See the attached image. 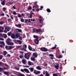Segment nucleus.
<instances>
[{"label": "nucleus", "instance_id": "nucleus-11", "mask_svg": "<svg viewBox=\"0 0 76 76\" xmlns=\"http://www.w3.org/2000/svg\"><path fill=\"white\" fill-rule=\"evenodd\" d=\"M45 76H50V74H49V72H48L47 71H46L45 72Z\"/></svg>", "mask_w": 76, "mask_h": 76}, {"label": "nucleus", "instance_id": "nucleus-21", "mask_svg": "<svg viewBox=\"0 0 76 76\" xmlns=\"http://www.w3.org/2000/svg\"><path fill=\"white\" fill-rule=\"evenodd\" d=\"M28 48L29 50H30V51H31V50H32V48L31 46L30 45L28 46Z\"/></svg>", "mask_w": 76, "mask_h": 76}, {"label": "nucleus", "instance_id": "nucleus-26", "mask_svg": "<svg viewBox=\"0 0 76 76\" xmlns=\"http://www.w3.org/2000/svg\"><path fill=\"white\" fill-rule=\"evenodd\" d=\"M57 45H55L54 47H53L51 48L52 50H54V49H56V47H57Z\"/></svg>", "mask_w": 76, "mask_h": 76}, {"label": "nucleus", "instance_id": "nucleus-31", "mask_svg": "<svg viewBox=\"0 0 76 76\" xmlns=\"http://www.w3.org/2000/svg\"><path fill=\"white\" fill-rule=\"evenodd\" d=\"M3 68L0 67V72H1V71H3Z\"/></svg>", "mask_w": 76, "mask_h": 76}, {"label": "nucleus", "instance_id": "nucleus-58", "mask_svg": "<svg viewBox=\"0 0 76 76\" xmlns=\"http://www.w3.org/2000/svg\"><path fill=\"white\" fill-rule=\"evenodd\" d=\"M44 66H47V64H44Z\"/></svg>", "mask_w": 76, "mask_h": 76}, {"label": "nucleus", "instance_id": "nucleus-30", "mask_svg": "<svg viewBox=\"0 0 76 76\" xmlns=\"http://www.w3.org/2000/svg\"><path fill=\"white\" fill-rule=\"evenodd\" d=\"M32 9V7L29 6L28 8V10H31Z\"/></svg>", "mask_w": 76, "mask_h": 76}, {"label": "nucleus", "instance_id": "nucleus-13", "mask_svg": "<svg viewBox=\"0 0 76 76\" xmlns=\"http://www.w3.org/2000/svg\"><path fill=\"white\" fill-rule=\"evenodd\" d=\"M36 32H41V29H36Z\"/></svg>", "mask_w": 76, "mask_h": 76}, {"label": "nucleus", "instance_id": "nucleus-52", "mask_svg": "<svg viewBox=\"0 0 76 76\" xmlns=\"http://www.w3.org/2000/svg\"><path fill=\"white\" fill-rule=\"evenodd\" d=\"M40 8H41L40 9V10H42V9H43V8H44V7L42 6H41Z\"/></svg>", "mask_w": 76, "mask_h": 76}, {"label": "nucleus", "instance_id": "nucleus-35", "mask_svg": "<svg viewBox=\"0 0 76 76\" xmlns=\"http://www.w3.org/2000/svg\"><path fill=\"white\" fill-rule=\"evenodd\" d=\"M18 76H25V75H24L20 73L18 75Z\"/></svg>", "mask_w": 76, "mask_h": 76}, {"label": "nucleus", "instance_id": "nucleus-3", "mask_svg": "<svg viewBox=\"0 0 76 76\" xmlns=\"http://www.w3.org/2000/svg\"><path fill=\"white\" fill-rule=\"evenodd\" d=\"M10 29H11V28L10 27L8 26H5L4 32H5V33H7V32H8Z\"/></svg>", "mask_w": 76, "mask_h": 76}, {"label": "nucleus", "instance_id": "nucleus-49", "mask_svg": "<svg viewBox=\"0 0 76 76\" xmlns=\"http://www.w3.org/2000/svg\"><path fill=\"white\" fill-rule=\"evenodd\" d=\"M19 52H20V54H23V53H24L23 51H20Z\"/></svg>", "mask_w": 76, "mask_h": 76}, {"label": "nucleus", "instance_id": "nucleus-23", "mask_svg": "<svg viewBox=\"0 0 76 76\" xmlns=\"http://www.w3.org/2000/svg\"><path fill=\"white\" fill-rule=\"evenodd\" d=\"M36 69L38 70H41L42 69V68H41V67L39 66L36 67Z\"/></svg>", "mask_w": 76, "mask_h": 76}, {"label": "nucleus", "instance_id": "nucleus-5", "mask_svg": "<svg viewBox=\"0 0 76 76\" xmlns=\"http://www.w3.org/2000/svg\"><path fill=\"white\" fill-rule=\"evenodd\" d=\"M13 48V47L12 46H8L6 45L5 46V48L7 49V50H11V49H12Z\"/></svg>", "mask_w": 76, "mask_h": 76}, {"label": "nucleus", "instance_id": "nucleus-51", "mask_svg": "<svg viewBox=\"0 0 76 76\" xmlns=\"http://www.w3.org/2000/svg\"><path fill=\"white\" fill-rule=\"evenodd\" d=\"M18 18H21V17H22V15H21L20 14H19L18 15Z\"/></svg>", "mask_w": 76, "mask_h": 76}, {"label": "nucleus", "instance_id": "nucleus-37", "mask_svg": "<svg viewBox=\"0 0 76 76\" xmlns=\"http://www.w3.org/2000/svg\"><path fill=\"white\" fill-rule=\"evenodd\" d=\"M28 65H29V66H31V61H28Z\"/></svg>", "mask_w": 76, "mask_h": 76}, {"label": "nucleus", "instance_id": "nucleus-19", "mask_svg": "<svg viewBox=\"0 0 76 76\" xmlns=\"http://www.w3.org/2000/svg\"><path fill=\"white\" fill-rule=\"evenodd\" d=\"M29 70H30L31 72H32L34 71V68L33 67H31L29 68Z\"/></svg>", "mask_w": 76, "mask_h": 76}, {"label": "nucleus", "instance_id": "nucleus-44", "mask_svg": "<svg viewBox=\"0 0 76 76\" xmlns=\"http://www.w3.org/2000/svg\"><path fill=\"white\" fill-rule=\"evenodd\" d=\"M14 3V2H9V3L10 4V5H12V4L13 3Z\"/></svg>", "mask_w": 76, "mask_h": 76}, {"label": "nucleus", "instance_id": "nucleus-27", "mask_svg": "<svg viewBox=\"0 0 76 76\" xmlns=\"http://www.w3.org/2000/svg\"><path fill=\"white\" fill-rule=\"evenodd\" d=\"M17 42H18L19 43V44H22V42L20 40H17Z\"/></svg>", "mask_w": 76, "mask_h": 76}, {"label": "nucleus", "instance_id": "nucleus-29", "mask_svg": "<svg viewBox=\"0 0 76 76\" xmlns=\"http://www.w3.org/2000/svg\"><path fill=\"white\" fill-rule=\"evenodd\" d=\"M23 47L24 48H25V49H26V48L27 47V45L26 44H24L23 45Z\"/></svg>", "mask_w": 76, "mask_h": 76}, {"label": "nucleus", "instance_id": "nucleus-24", "mask_svg": "<svg viewBox=\"0 0 76 76\" xmlns=\"http://www.w3.org/2000/svg\"><path fill=\"white\" fill-rule=\"evenodd\" d=\"M22 62L24 64H25L26 63V61L24 59H23L22 60Z\"/></svg>", "mask_w": 76, "mask_h": 76}, {"label": "nucleus", "instance_id": "nucleus-34", "mask_svg": "<svg viewBox=\"0 0 76 76\" xmlns=\"http://www.w3.org/2000/svg\"><path fill=\"white\" fill-rule=\"evenodd\" d=\"M3 56L2 55H0V60H1L3 58Z\"/></svg>", "mask_w": 76, "mask_h": 76}, {"label": "nucleus", "instance_id": "nucleus-9", "mask_svg": "<svg viewBox=\"0 0 76 76\" xmlns=\"http://www.w3.org/2000/svg\"><path fill=\"white\" fill-rule=\"evenodd\" d=\"M7 44L8 45H13L14 43L13 42H7Z\"/></svg>", "mask_w": 76, "mask_h": 76}, {"label": "nucleus", "instance_id": "nucleus-14", "mask_svg": "<svg viewBox=\"0 0 76 76\" xmlns=\"http://www.w3.org/2000/svg\"><path fill=\"white\" fill-rule=\"evenodd\" d=\"M54 67L56 68V69L58 70V68L59 67V64H58L57 65H55Z\"/></svg>", "mask_w": 76, "mask_h": 76}, {"label": "nucleus", "instance_id": "nucleus-16", "mask_svg": "<svg viewBox=\"0 0 76 76\" xmlns=\"http://www.w3.org/2000/svg\"><path fill=\"white\" fill-rule=\"evenodd\" d=\"M5 2H6V0H4L1 2V4H2V5L3 6L5 5V4L6 3Z\"/></svg>", "mask_w": 76, "mask_h": 76}, {"label": "nucleus", "instance_id": "nucleus-50", "mask_svg": "<svg viewBox=\"0 0 76 76\" xmlns=\"http://www.w3.org/2000/svg\"><path fill=\"white\" fill-rule=\"evenodd\" d=\"M13 15H15L16 14V12L15 11H13Z\"/></svg>", "mask_w": 76, "mask_h": 76}, {"label": "nucleus", "instance_id": "nucleus-1", "mask_svg": "<svg viewBox=\"0 0 76 76\" xmlns=\"http://www.w3.org/2000/svg\"><path fill=\"white\" fill-rule=\"evenodd\" d=\"M33 37L34 38H36V39H34V42H35V44L38 45V43L39 42L38 39H39V37L37 35H34L33 36Z\"/></svg>", "mask_w": 76, "mask_h": 76}, {"label": "nucleus", "instance_id": "nucleus-28", "mask_svg": "<svg viewBox=\"0 0 76 76\" xmlns=\"http://www.w3.org/2000/svg\"><path fill=\"white\" fill-rule=\"evenodd\" d=\"M46 10L47 12H48V13H50V12H51V11L50 10L49 8L47 9Z\"/></svg>", "mask_w": 76, "mask_h": 76}, {"label": "nucleus", "instance_id": "nucleus-22", "mask_svg": "<svg viewBox=\"0 0 76 76\" xmlns=\"http://www.w3.org/2000/svg\"><path fill=\"white\" fill-rule=\"evenodd\" d=\"M0 44H3V45H4V46H5V44L4 43V42L3 41H0Z\"/></svg>", "mask_w": 76, "mask_h": 76}, {"label": "nucleus", "instance_id": "nucleus-20", "mask_svg": "<svg viewBox=\"0 0 76 76\" xmlns=\"http://www.w3.org/2000/svg\"><path fill=\"white\" fill-rule=\"evenodd\" d=\"M35 58H34V57H32L31 58V60L32 61H35Z\"/></svg>", "mask_w": 76, "mask_h": 76}, {"label": "nucleus", "instance_id": "nucleus-39", "mask_svg": "<svg viewBox=\"0 0 76 76\" xmlns=\"http://www.w3.org/2000/svg\"><path fill=\"white\" fill-rule=\"evenodd\" d=\"M49 56H50V57H54V55H52V54H49Z\"/></svg>", "mask_w": 76, "mask_h": 76}, {"label": "nucleus", "instance_id": "nucleus-36", "mask_svg": "<svg viewBox=\"0 0 76 76\" xmlns=\"http://www.w3.org/2000/svg\"><path fill=\"white\" fill-rule=\"evenodd\" d=\"M3 23H4V21L0 22V25H3Z\"/></svg>", "mask_w": 76, "mask_h": 76}, {"label": "nucleus", "instance_id": "nucleus-32", "mask_svg": "<svg viewBox=\"0 0 76 76\" xmlns=\"http://www.w3.org/2000/svg\"><path fill=\"white\" fill-rule=\"evenodd\" d=\"M17 30H18V31L19 32H22V30L17 29Z\"/></svg>", "mask_w": 76, "mask_h": 76}, {"label": "nucleus", "instance_id": "nucleus-6", "mask_svg": "<svg viewBox=\"0 0 76 76\" xmlns=\"http://www.w3.org/2000/svg\"><path fill=\"white\" fill-rule=\"evenodd\" d=\"M34 73L35 75H39L41 73V72L40 71H37L35 70H34Z\"/></svg>", "mask_w": 76, "mask_h": 76}, {"label": "nucleus", "instance_id": "nucleus-18", "mask_svg": "<svg viewBox=\"0 0 76 76\" xmlns=\"http://www.w3.org/2000/svg\"><path fill=\"white\" fill-rule=\"evenodd\" d=\"M15 26H16L17 27H18V28H21V24H19L18 25L16 24L15 25Z\"/></svg>", "mask_w": 76, "mask_h": 76}, {"label": "nucleus", "instance_id": "nucleus-15", "mask_svg": "<svg viewBox=\"0 0 76 76\" xmlns=\"http://www.w3.org/2000/svg\"><path fill=\"white\" fill-rule=\"evenodd\" d=\"M24 72H26V73H30L29 70H28V69H24Z\"/></svg>", "mask_w": 76, "mask_h": 76}, {"label": "nucleus", "instance_id": "nucleus-59", "mask_svg": "<svg viewBox=\"0 0 76 76\" xmlns=\"http://www.w3.org/2000/svg\"><path fill=\"white\" fill-rule=\"evenodd\" d=\"M24 49H25V48H21V51H24Z\"/></svg>", "mask_w": 76, "mask_h": 76}, {"label": "nucleus", "instance_id": "nucleus-33", "mask_svg": "<svg viewBox=\"0 0 76 76\" xmlns=\"http://www.w3.org/2000/svg\"><path fill=\"white\" fill-rule=\"evenodd\" d=\"M3 35H4V38H7V35L4 34H3Z\"/></svg>", "mask_w": 76, "mask_h": 76}, {"label": "nucleus", "instance_id": "nucleus-17", "mask_svg": "<svg viewBox=\"0 0 76 76\" xmlns=\"http://www.w3.org/2000/svg\"><path fill=\"white\" fill-rule=\"evenodd\" d=\"M3 73L4 74V75H7L8 76L9 75V72H8L4 71L3 72Z\"/></svg>", "mask_w": 76, "mask_h": 76}, {"label": "nucleus", "instance_id": "nucleus-42", "mask_svg": "<svg viewBox=\"0 0 76 76\" xmlns=\"http://www.w3.org/2000/svg\"><path fill=\"white\" fill-rule=\"evenodd\" d=\"M20 20L21 22H24V20L23 19L21 18Z\"/></svg>", "mask_w": 76, "mask_h": 76}, {"label": "nucleus", "instance_id": "nucleus-4", "mask_svg": "<svg viewBox=\"0 0 76 76\" xmlns=\"http://www.w3.org/2000/svg\"><path fill=\"white\" fill-rule=\"evenodd\" d=\"M40 49L41 51H42L46 52L47 51H48V50L45 47L41 48H40Z\"/></svg>", "mask_w": 76, "mask_h": 76}, {"label": "nucleus", "instance_id": "nucleus-45", "mask_svg": "<svg viewBox=\"0 0 76 76\" xmlns=\"http://www.w3.org/2000/svg\"><path fill=\"white\" fill-rule=\"evenodd\" d=\"M62 58V56L61 55H59L58 56V58Z\"/></svg>", "mask_w": 76, "mask_h": 76}, {"label": "nucleus", "instance_id": "nucleus-41", "mask_svg": "<svg viewBox=\"0 0 76 76\" xmlns=\"http://www.w3.org/2000/svg\"><path fill=\"white\" fill-rule=\"evenodd\" d=\"M3 10L4 12L5 10H6V7H4L3 8Z\"/></svg>", "mask_w": 76, "mask_h": 76}, {"label": "nucleus", "instance_id": "nucleus-53", "mask_svg": "<svg viewBox=\"0 0 76 76\" xmlns=\"http://www.w3.org/2000/svg\"><path fill=\"white\" fill-rule=\"evenodd\" d=\"M28 19H26L25 21V23H28Z\"/></svg>", "mask_w": 76, "mask_h": 76}, {"label": "nucleus", "instance_id": "nucleus-48", "mask_svg": "<svg viewBox=\"0 0 76 76\" xmlns=\"http://www.w3.org/2000/svg\"><path fill=\"white\" fill-rule=\"evenodd\" d=\"M19 39H20V40H22V39H23V38H22V37H19Z\"/></svg>", "mask_w": 76, "mask_h": 76}, {"label": "nucleus", "instance_id": "nucleus-62", "mask_svg": "<svg viewBox=\"0 0 76 76\" xmlns=\"http://www.w3.org/2000/svg\"><path fill=\"white\" fill-rule=\"evenodd\" d=\"M23 56H20V58H23Z\"/></svg>", "mask_w": 76, "mask_h": 76}, {"label": "nucleus", "instance_id": "nucleus-61", "mask_svg": "<svg viewBox=\"0 0 76 76\" xmlns=\"http://www.w3.org/2000/svg\"><path fill=\"white\" fill-rule=\"evenodd\" d=\"M13 42H16V39H14L13 40Z\"/></svg>", "mask_w": 76, "mask_h": 76}, {"label": "nucleus", "instance_id": "nucleus-25", "mask_svg": "<svg viewBox=\"0 0 76 76\" xmlns=\"http://www.w3.org/2000/svg\"><path fill=\"white\" fill-rule=\"evenodd\" d=\"M3 53L4 56H6L7 54V53L6 51H3Z\"/></svg>", "mask_w": 76, "mask_h": 76}, {"label": "nucleus", "instance_id": "nucleus-60", "mask_svg": "<svg viewBox=\"0 0 76 76\" xmlns=\"http://www.w3.org/2000/svg\"><path fill=\"white\" fill-rule=\"evenodd\" d=\"M30 15H34V13H33V12H32V11H31V12H30Z\"/></svg>", "mask_w": 76, "mask_h": 76}, {"label": "nucleus", "instance_id": "nucleus-63", "mask_svg": "<svg viewBox=\"0 0 76 76\" xmlns=\"http://www.w3.org/2000/svg\"><path fill=\"white\" fill-rule=\"evenodd\" d=\"M7 56V57H10V55L8 54Z\"/></svg>", "mask_w": 76, "mask_h": 76}, {"label": "nucleus", "instance_id": "nucleus-54", "mask_svg": "<svg viewBox=\"0 0 76 76\" xmlns=\"http://www.w3.org/2000/svg\"><path fill=\"white\" fill-rule=\"evenodd\" d=\"M20 71L22 72H24V69H20Z\"/></svg>", "mask_w": 76, "mask_h": 76}, {"label": "nucleus", "instance_id": "nucleus-8", "mask_svg": "<svg viewBox=\"0 0 76 76\" xmlns=\"http://www.w3.org/2000/svg\"><path fill=\"white\" fill-rule=\"evenodd\" d=\"M4 31V27L0 26V32H3Z\"/></svg>", "mask_w": 76, "mask_h": 76}, {"label": "nucleus", "instance_id": "nucleus-40", "mask_svg": "<svg viewBox=\"0 0 76 76\" xmlns=\"http://www.w3.org/2000/svg\"><path fill=\"white\" fill-rule=\"evenodd\" d=\"M53 76H58V75L57 74H53Z\"/></svg>", "mask_w": 76, "mask_h": 76}, {"label": "nucleus", "instance_id": "nucleus-10", "mask_svg": "<svg viewBox=\"0 0 76 76\" xmlns=\"http://www.w3.org/2000/svg\"><path fill=\"white\" fill-rule=\"evenodd\" d=\"M11 37L13 39H16V36H15V34H11Z\"/></svg>", "mask_w": 76, "mask_h": 76}, {"label": "nucleus", "instance_id": "nucleus-57", "mask_svg": "<svg viewBox=\"0 0 76 76\" xmlns=\"http://www.w3.org/2000/svg\"><path fill=\"white\" fill-rule=\"evenodd\" d=\"M1 16H4V13L1 14Z\"/></svg>", "mask_w": 76, "mask_h": 76}, {"label": "nucleus", "instance_id": "nucleus-38", "mask_svg": "<svg viewBox=\"0 0 76 76\" xmlns=\"http://www.w3.org/2000/svg\"><path fill=\"white\" fill-rule=\"evenodd\" d=\"M10 41V38H8L7 39V42H9V41Z\"/></svg>", "mask_w": 76, "mask_h": 76}, {"label": "nucleus", "instance_id": "nucleus-12", "mask_svg": "<svg viewBox=\"0 0 76 76\" xmlns=\"http://www.w3.org/2000/svg\"><path fill=\"white\" fill-rule=\"evenodd\" d=\"M16 38H18L20 37V34L19 33H16L15 35Z\"/></svg>", "mask_w": 76, "mask_h": 76}, {"label": "nucleus", "instance_id": "nucleus-2", "mask_svg": "<svg viewBox=\"0 0 76 76\" xmlns=\"http://www.w3.org/2000/svg\"><path fill=\"white\" fill-rule=\"evenodd\" d=\"M31 53L30 52H28L27 53H25L24 57L25 58H26V59H27V60L29 59L30 56H31Z\"/></svg>", "mask_w": 76, "mask_h": 76}, {"label": "nucleus", "instance_id": "nucleus-55", "mask_svg": "<svg viewBox=\"0 0 76 76\" xmlns=\"http://www.w3.org/2000/svg\"><path fill=\"white\" fill-rule=\"evenodd\" d=\"M21 16H23V17L25 16V14H24V13H21Z\"/></svg>", "mask_w": 76, "mask_h": 76}, {"label": "nucleus", "instance_id": "nucleus-64", "mask_svg": "<svg viewBox=\"0 0 76 76\" xmlns=\"http://www.w3.org/2000/svg\"><path fill=\"white\" fill-rule=\"evenodd\" d=\"M38 76H44V75H43V74H41L40 75H38Z\"/></svg>", "mask_w": 76, "mask_h": 76}, {"label": "nucleus", "instance_id": "nucleus-43", "mask_svg": "<svg viewBox=\"0 0 76 76\" xmlns=\"http://www.w3.org/2000/svg\"><path fill=\"white\" fill-rule=\"evenodd\" d=\"M15 69H16V70H19V68L18 67H15Z\"/></svg>", "mask_w": 76, "mask_h": 76}, {"label": "nucleus", "instance_id": "nucleus-7", "mask_svg": "<svg viewBox=\"0 0 76 76\" xmlns=\"http://www.w3.org/2000/svg\"><path fill=\"white\" fill-rule=\"evenodd\" d=\"M33 57L34 58H37V57L38 56V55L37 53H34L33 54Z\"/></svg>", "mask_w": 76, "mask_h": 76}, {"label": "nucleus", "instance_id": "nucleus-46", "mask_svg": "<svg viewBox=\"0 0 76 76\" xmlns=\"http://www.w3.org/2000/svg\"><path fill=\"white\" fill-rule=\"evenodd\" d=\"M7 35L8 36H10L11 35V33L9 32L7 33Z\"/></svg>", "mask_w": 76, "mask_h": 76}, {"label": "nucleus", "instance_id": "nucleus-56", "mask_svg": "<svg viewBox=\"0 0 76 76\" xmlns=\"http://www.w3.org/2000/svg\"><path fill=\"white\" fill-rule=\"evenodd\" d=\"M21 47V46H18L17 47V48H20Z\"/></svg>", "mask_w": 76, "mask_h": 76}, {"label": "nucleus", "instance_id": "nucleus-47", "mask_svg": "<svg viewBox=\"0 0 76 76\" xmlns=\"http://www.w3.org/2000/svg\"><path fill=\"white\" fill-rule=\"evenodd\" d=\"M36 29H33V33H34V32H36Z\"/></svg>", "mask_w": 76, "mask_h": 76}]
</instances>
